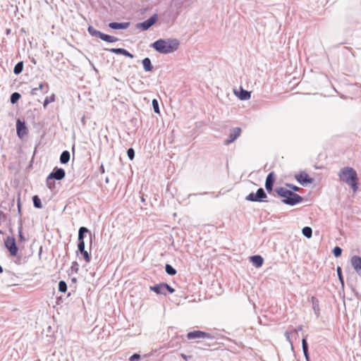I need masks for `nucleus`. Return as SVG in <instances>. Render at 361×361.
Wrapping results in <instances>:
<instances>
[{
    "label": "nucleus",
    "instance_id": "nucleus-34",
    "mask_svg": "<svg viewBox=\"0 0 361 361\" xmlns=\"http://www.w3.org/2000/svg\"><path fill=\"white\" fill-rule=\"evenodd\" d=\"M165 271L170 276H174L176 274V270L171 264H166L165 265Z\"/></svg>",
    "mask_w": 361,
    "mask_h": 361
},
{
    "label": "nucleus",
    "instance_id": "nucleus-50",
    "mask_svg": "<svg viewBox=\"0 0 361 361\" xmlns=\"http://www.w3.org/2000/svg\"><path fill=\"white\" fill-rule=\"evenodd\" d=\"M345 49L348 50V51H350V53H353V49L351 47H344Z\"/></svg>",
    "mask_w": 361,
    "mask_h": 361
},
{
    "label": "nucleus",
    "instance_id": "nucleus-22",
    "mask_svg": "<svg viewBox=\"0 0 361 361\" xmlns=\"http://www.w3.org/2000/svg\"><path fill=\"white\" fill-rule=\"evenodd\" d=\"M250 262L257 268L261 267L264 262V259L261 255H253L250 257Z\"/></svg>",
    "mask_w": 361,
    "mask_h": 361
},
{
    "label": "nucleus",
    "instance_id": "nucleus-58",
    "mask_svg": "<svg viewBox=\"0 0 361 361\" xmlns=\"http://www.w3.org/2000/svg\"><path fill=\"white\" fill-rule=\"evenodd\" d=\"M142 202H145V199H144V197H142Z\"/></svg>",
    "mask_w": 361,
    "mask_h": 361
},
{
    "label": "nucleus",
    "instance_id": "nucleus-24",
    "mask_svg": "<svg viewBox=\"0 0 361 361\" xmlns=\"http://www.w3.org/2000/svg\"><path fill=\"white\" fill-rule=\"evenodd\" d=\"M81 255L86 263H90L92 259L91 254L89 253L85 249L77 251V255Z\"/></svg>",
    "mask_w": 361,
    "mask_h": 361
},
{
    "label": "nucleus",
    "instance_id": "nucleus-36",
    "mask_svg": "<svg viewBox=\"0 0 361 361\" xmlns=\"http://www.w3.org/2000/svg\"><path fill=\"white\" fill-rule=\"evenodd\" d=\"M55 180H54V179H49V177L47 176L46 183H47V186L49 190H54L55 189V188H56Z\"/></svg>",
    "mask_w": 361,
    "mask_h": 361
},
{
    "label": "nucleus",
    "instance_id": "nucleus-8",
    "mask_svg": "<svg viewBox=\"0 0 361 361\" xmlns=\"http://www.w3.org/2000/svg\"><path fill=\"white\" fill-rule=\"evenodd\" d=\"M159 20V16L157 13L153 14L150 18L147 20L138 23L136 25V28L141 30L142 31H146L149 30L152 26L157 23Z\"/></svg>",
    "mask_w": 361,
    "mask_h": 361
},
{
    "label": "nucleus",
    "instance_id": "nucleus-42",
    "mask_svg": "<svg viewBox=\"0 0 361 361\" xmlns=\"http://www.w3.org/2000/svg\"><path fill=\"white\" fill-rule=\"evenodd\" d=\"M127 155L130 160H133L135 158V150L131 147L128 149Z\"/></svg>",
    "mask_w": 361,
    "mask_h": 361
},
{
    "label": "nucleus",
    "instance_id": "nucleus-20",
    "mask_svg": "<svg viewBox=\"0 0 361 361\" xmlns=\"http://www.w3.org/2000/svg\"><path fill=\"white\" fill-rule=\"evenodd\" d=\"M18 245L20 246L21 243L26 240V238L24 236L23 233V219H22V218H20L18 219Z\"/></svg>",
    "mask_w": 361,
    "mask_h": 361
},
{
    "label": "nucleus",
    "instance_id": "nucleus-57",
    "mask_svg": "<svg viewBox=\"0 0 361 361\" xmlns=\"http://www.w3.org/2000/svg\"><path fill=\"white\" fill-rule=\"evenodd\" d=\"M351 54L353 55V56L355 57V51L353 50V53H351Z\"/></svg>",
    "mask_w": 361,
    "mask_h": 361
},
{
    "label": "nucleus",
    "instance_id": "nucleus-37",
    "mask_svg": "<svg viewBox=\"0 0 361 361\" xmlns=\"http://www.w3.org/2000/svg\"><path fill=\"white\" fill-rule=\"evenodd\" d=\"M55 101V94H52L51 97H47L44 101L43 106L44 109L47 108V105L49 103L54 102Z\"/></svg>",
    "mask_w": 361,
    "mask_h": 361
},
{
    "label": "nucleus",
    "instance_id": "nucleus-13",
    "mask_svg": "<svg viewBox=\"0 0 361 361\" xmlns=\"http://www.w3.org/2000/svg\"><path fill=\"white\" fill-rule=\"evenodd\" d=\"M65 176L66 172L64 169L62 168L55 167L48 176L49 177V179L61 180L65 177Z\"/></svg>",
    "mask_w": 361,
    "mask_h": 361
},
{
    "label": "nucleus",
    "instance_id": "nucleus-5",
    "mask_svg": "<svg viewBox=\"0 0 361 361\" xmlns=\"http://www.w3.org/2000/svg\"><path fill=\"white\" fill-rule=\"evenodd\" d=\"M186 337L188 340H195L197 341H202V340H209V341H214V336L212 335L211 334L200 331V330H195L193 331L188 332L186 335Z\"/></svg>",
    "mask_w": 361,
    "mask_h": 361
},
{
    "label": "nucleus",
    "instance_id": "nucleus-38",
    "mask_svg": "<svg viewBox=\"0 0 361 361\" xmlns=\"http://www.w3.org/2000/svg\"><path fill=\"white\" fill-rule=\"evenodd\" d=\"M58 287L59 290L61 293H66L67 290V284L64 281H60Z\"/></svg>",
    "mask_w": 361,
    "mask_h": 361
},
{
    "label": "nucleus",
    "instance_id": "nucleus-49",
    "mask_svg": "<svg viewBox=\"0 0 361 361\" xmlns=\"http://www.w3.org/2000/svg\"><path fill=\"white\" fill-rule=\"evenodd\" d=\"M180 356H181V357H183L185 361H188V359L191 358V357H192V356H190V355H185V354H183V353H182V354L180 355Z\"/></svg>",
    "mask_w": 361,
    "mask_h": 361
},
{
    "label": "nucleus",
    "instance_id": "nucleus-3",
    "mask_svg": "<svg viewBox=\"0 0 361 361\" xmlns=\"http://www.w3.org/2000/svg\"><path fill=\"white\" fill-rule=\"evenodd\" d=\"M274 192L279 197H283L281 202L286 204L293 206L302 202L303 200V198L300 195L283 187L276 188Z\"/></svg>",
    "mask_w": 361,
    "mask_h": 361
},
{
    "label": "nucleus",
    "instance_id": "nucleus-52",
    "mask_svg": "<svg viewBox=\"0 0 361 361\" xmlns=\"http://www.w3.org/2000/svg\"><path fill=\"white\" fill-rule=\"evenodd\" d=\"M56 300H57V304H59L60 303V300H61V297H58L56 298Z\"/></svg>",
    "mask_w": 361,
    "mask_h": 361
},
{
    "label": "nucleus",
    "instance_id": "nucleus-41",
    "mask_svg": "<svg viewBox=\"0 0 361 361\" xmlns=\"http://www.w3.org/2000/svg\"><path fill=\"white\" fill-rule=\"evenodd\" d=\"M17 206H18V214L19 216V219L22 218V212H21V202H20V195L18 194L17 198Z\"/></svg>",
    "mask_w": 361,
    "mask_h": 361
},
{
    "label": "nucleus",
    "instance_id": "nucleus-26",
    "mask_svg": "<svg viewBox=\"0 0 361 361\" xmlns=\"http://www.w3.org/2000/svg\"><path fill=\"white\" fill-rule=\"evenodd\" d=\"M286 339L289 341V343L292 345V340L293 338H296L298 335V331L297 329H293L290 331H286Z\"/></svg>",
    "mask_w": 361,
    "mask_h": 361
},
{
    "label": "nucleus",
    "instance_id": "nucleus-7",
    "mask_svg": "<svg viewBox=\"0 0 361 361\" xmlns=\"http://www.w3.org/2000/svg\"><path fill=\"white\" fill-rule=\"evenodd\" d=\"M267 197V195L262 188H259L257 192H250L247 196H246L245 200L250 202H267L265 199Z\"/></svg>",
    "mask_w": 361,
    "mask_h": 361
},
{
    "label": "nucleus",
    "instance_id": "nucleus-19",
    "mask_svg": "<svg viewBox=\"0 0 361 361\" xmlns=\"http://www.w3.org/2000/svg\"><path fill=\"white\" fill-rule=\"evenodd\" d=\"M130 25V23L124 22V23H117L112 22L109 23L108 26L113 30H125L127 29Z\"/></svg>",
    "mask_w": 361,
    "mask_h": 361
},
{
    "label": "nucleus",
    "instance_id": "nucleus-43",
    "mask_svg": "<svg viewBox=\"0 0 361 361\" xmlns=\"http://www.w3.org/2000/svg\"><path fill=\"white\" fill-rule=\"evenodd\" d=\"M336 272H337V274H338L340 281L343 283V276L342 274V269L341 267H337Z\"/></svg>",
    "mask_w": 361,
    "mask_h": 361
},
{
    "label": "nucleus",
    "instance_id": "nucleus-40",
    "mask_svg": "<svg viewBox=\"0 0 361 361\" xmlns=\"http://www.w3.org/2000/svg\"><path fill=\"white\" fill-rule=\"evenodd\" d=\"M342 249L338 247V246H336L334 249H333V254L336 257H339L341 255H342Z\"/></svg>",
    "mask_w": 361,
    "mask_h": 361
},
{
    "label": "nucleus",
    "instance_id": "nucleus-16",
    "mask_svg": "<svg viewBox=\"0 0 361 361\" xmlns=\"http://www.w3.org/2000/svg\"><path fill=\"white\" fill-rule=\"evenodd\" d=\"M111 53L116 54H121L123 55L126 57H128L130 59H133L134 55L130 53L128 50L123 49V48H112L110 49H107Z\"/></svg>",
    "mask_w": 361,
    "mask_h": 361
},
{
    "label": "nucleus",
    "instance_id": "nucleus-54",
    "mask_svg": "<svg viewBox=\"0 0 361 361\" xmlns=\"http://www.w3.org/2000/svg\"><path fill=\"white\" fill-rule=\"evenodd\" d=\"M10 32H11V30L10 29H6V35L10 34Z\"/></svg>",
    "mask_w": 361,
    "mask_h": 361
},
{
    "label": "nucleus",
    "instance_id": "nucleus-12",
    "mask_svg": "<svg viewBox=\"0 0 361 361\" xmlns=\"http://www.w3.org/2000/svg\"><path fill=\"white\" fill-rule=\"evenodd\" d=\"M295 179L302 185H307V184L312 183L314 179L310 178L305 172H300L299 174L295 175Z\"/></svg>",
    "mask_w": 361,
    "mask_h": 361
},
{
    "label": "nucleus",
    "instance_id": "nucleus-2",
    "mask_svg": "<svg viewBox=\"0 0 361 361\" xmlns=\"http://www.w3.org/2000/svg\"><path fill=\"white\" fill-rule=\"evenodd\" d=\"M338 176L341 180L349 185L354 192L358 190L359 178L353 168L348 166L342 168Z\"/></svg>",
    "mask_w": 361,
    "mask_h": 361
},
{
    "label": "nucleus",
    "instance_id": "nucleus-46",
    "mask_svg": "<svg viewBox=\"0 0 361 361\" xmlns=\"http://www.w3.org/2000/svg\"><path fill=\"white\" fill-rule=\"evenodd\" d=\"M140 355L137 354V353H135L133 354L130 358H129V360L130 361H138L140 360Z\"/></svg>",
    "mask_w": 361,
    "mask_h": 361
},
{
    "label": "nucleus",
    "instance_id": "nucleus-29",
    "mask_svg": "<svg viewBox=\"0 0 361 361\" xmlns=\"http://www.w3.org/2000/svg\"><path fill=\"white\" fill-rule=\"evenodd\" d=\"M276 180V175L274 172H270L266 178L265 184L274 185Z\"/></svg>",
    "mask_w": 361,
    "mask_h": 361
},
{
    "label": "nucleus",
    "instance_id": "nucleus-51",
    "mask_svg": "<svg viewBox=\"0 0 361 361\" xmlns=\"http://www.w3.org/2000/svg\"><path fill=\"white\" fill-rule=\"evenodd\" d=\"M99 171L102 173H104V167L103 166V165H102L100 167H99Z\"/></svg>",
    "mask_w": 361,
    "mask_h": 361
},
{
    "label": "nucleus",
    "instance_id": "nucleus-27",
    "mask_svg": "<svg viewBox=\"0 0 361 361\" xmlns=\"http://www.w3.org/2000/svg\"><path fill=\"white\" fill-rule=\"evenodd\" d=\"M70 152L67 150L62 152L60 156V162L63 164H67L70 160Z\"/></svg>",
    "mask_w": 361,
    "mask_h": 361
},
{
    "label": "nucleus",
    "instance_id": "nucleus-4",
    "mask_svg": "<svg viewBox=\"0 0 361 361\" xmlns=\"http://www.w3.org/2000/svg\"><path fill=\"white\" fill-rule=\"evenodd\" d=\"M87 31L91 36L100 38L102 40L109 43H114L118 41L117 37L104 34L99 30H97L91 25L87 27Z\"/></svg>",
    "mask_w": 361,
    "mask_h": 361
},
{
    "label": "nucleus",
    "instance_id": "nucleus-30",
    "mask_svg": "<svg viewBox=\"0 0 361 361\" xmlns=\"http://www.w3.org/2000/svg\"><path fill=\"white\" fill-rule=\"evenodd\" d=\"M23 66H24L23 61H19L18 63H17L13 68L14 74H16V75L20 74L23 72Z\"/></svg>",
    "mask_w": 361,
    "mask_h": 361
},
{
    "label": "nucleus",
    "instance_id": "nucleus-15",
    "mask_svg": "<svg viewBox=\"0 0 361 361\" xmlns=\"http://www.w3.org/2000/svg\"><path fill=\"white\" fill-rule=\"evenodd\" d=\"M49 90V84L47 82H41L39 87L32 88L30 91L31 95H37L38 92L41 91L43 94L48 92Z\"/></svg>",
    "mask_w": 361,
    "mask_h": 361
},
{
    "label": "nucleus",
    "instance_id": "nucleus-25",
    "mask_svg": "<svg viewBox=\"0 0 361 361\" xmlns=\"http://www.w3.org/2000/svg\"><path fill=\"white\" fill-rule=\"evenodd\" d=\"M11 257H16V259L14 260V262L18 265L24 264L27 261V257H23L21 253H19V251L18 252L17 256H11Z\"/></svg>",
    "mask_w": 361,
    "mask_h": 361
},
{
    "label": "nucleus",
    "instance_id": "nucleus-17",
    "mask_svg": "<svg viewBox=\"0 0 361 361\" xmlns=\"http://www.w3.org/2000/svg\"><path fill=\"white\" fill-rule=\"evenodd\" d=\"M234 93L240 100H247L251 97V92L242 87H240L238 91L235 90Z\"/></svg>",
    "mask_w": 361,
    "mask_h": 361
},
{
    "label": "nucleus",
    "instance_id": "nucleus-56",
    "mask_svg": "<svg viewBox=\"0 0 361 361\" xmlns=\"http://www.w3.org/2000/svg\"><path fill=\"white\" fill-rule=\"evenodd\" d=\"M32 62L34 64H36V61L35 60V59H32Z\"/></svg>",
    "mask_w": 361,
    "mask_h": 361
},
{
    "label": "nucleus",
    "instance_id": "nucleus-31",
    "mask_svg": "<svg viewBox=\"0 0 361 361\" xmlns=\"http://www.w3.org/2000/svg\"><path fill=\"white\" fill-rule=\"evenodd\" d=\"M312 307L314 309V311L316 314L319 315V300L317 299L316 297L312 296Z\"/></svg>",
    "mask_w": 361,
    "mask_h": 361
},
{
    "label": "nucleus",
    "instance_id": "nucleus-23",
    "mask_svg": "<svg viewBox=\"0 0 361 361\" xmlns=\"http://www.w3.org/2000/svg\"><path fill=\"white\" fill-rule=\"evenodd\" d=\"M142 63L143 68L145 71L151 72L153 71L154 67L152 64V62H151V60L149 58H148V57L145 58L142 60Z\"/></svg>",
    "mask_w": 361,
    "mask_h": 361
},
{
    "label": "nucleus",
    "instance_id": "nucleus-28",
    "mask_svg": "<svg viewBox=\"0 0 361 361\" xmlns=\"http://www.w3.org/2000/svg\"><path fill=\"white\" fill-rule=\"evenodd\" d=\"M302 350L304 353V355L307 360L309 361V352H308V344L306 340V338H303L302 340Z\"/></svg>",
    "mask_w": 361,
    "mask_h": 361
},
{
    "label": "nucleus",
    "instance_id": "nucleus-14",
    "mask_svg": "<svg viewBox=\"0 0 361 361\" xmlns=\"http://www.w3.org/2000/svg\"><path fill=\"white\" fill-rule=\"evenodd\" d=\"M350 263L355 272L361 277V257L353 256L350 259Z\"/></svg>",
    "mask_w": 361,
    "mask_h": 361
},
{
    "label": "nucleus",
    "instance_id": "nucleus-18",
    "mask_svg": "<svg viewBox=\"0 0 361 361\" xmlns=\"http://www.w3.org/2000/svg\"><path fill=\"white\" fill-rule=\"evenodd\" d=\"M90 234V245H92V234L89 229L85 226H81L78 230V240H85V238L86 237L87 234Z\"/></svg>",
    "mask_w": 361,
    "mask_h": 361
},
{
    "label": "nucleus",
    "instance_id": "nucleus-32",
    "mask_svg": "<svg viewBox=\"0 0 361 361\" xmlns=\"http://www.w3.org/2000/svg\"><path fill=\"white\" fill-rule=\"evenodd\" d=\"M21 98V95L20 93L15 92L11 94L10 102L12 104H16L18 100Z\"/></svg>",
    "mask_w": 361,
    "mask_h": 361
},
{
    "label": "nucleus",
    "instance_id": "nucleus-44",
    "mask_svg": "<svg viewBox=\"0 0 361 361\" xmlns=\"http://www.w3.org/2000/svg\"><path fill=\"white\" fill-rule=\"evenodd\" d=\"M287 187H288L289 188H290L293 192L295 191V192H298L300 188L295 185H293V184H290V183H287L286 184Z\"/></svg>",
    "mask_w": 361,
    "mask_h": 361
},
{
    "label": "nucleus",
    "instance_id": "nucleus-55",
    "mask_svg": "<svg viewBox=\"0 0 361 361\" xmlns=\"http://www.w3.org/2000/svg\"><path fill=\"white\" fill-rule=\"evenodd\" d=\"M72 151H73V154H74V152H75V146L74 145L72 147Z\"/></svg>",
    "mask_w": 361,
    "mask_h": 361
},
{
    "label": "nucleus",
    "instance_id": "nucleus-6",
    "mask_svg": "<svg viewBox=\"0 0 361 361\" xmlns=\"http://www.w3.org/2000/svg\"><path fill=\"white\" fill-rule=\"evenodd\" d=\"M4 245L10 256L18 255L19 247L17 245L16 238L13 236H7L4 240Z\"/></svg>",
    "mask_w": 361,
    "mask_h": 361
},
{
    "label": "nucleus",
    "instance_id": "nucleus-1",
    "mask_svg": "<svg viewBox=\"0 0 361 361\" xmlns=\"http://www.w3.org/2000/svg\"><path fill=\"white\" fill-rule=\"evenodd\" d=\"M180 41L176 38L159 39L150 44V47L162 54H168L177 51Z\"/></svg>",
    "mask_w": 361,
    "mask_h": 361
},
{
    "label": "nucleus",
    "instance_id": "nucleus-35",
    "mask_svg": "<svg viewBox=\"0 0 361 361\" xmlns=\"http://www.w3.org/2000/svg\"><path fill=\"white\" fill-rule=\"evenodd\" d=\"M302 233L305 237L310 238L312 235V229L309 226H305L302 228Z\"/></svg>",
    "mask_w": 361,
    "mask_h": 361
},
{
    "label": "nucleus",
    "instance_id": "nucleus-48",
    "mask_svg": "<svg viewBox=\"0 0 361 361\" xmlns=\"http://www.w3.org/2000/svg\"><path fill=\"white\" fill-rule=\"evenodd\" d=\"M71 269L77 271L78 270V264L76 262H73Z\"/></svg>",
    "mask_w": 361,
    "mask_h": 361
},
{
    "label": "nucleus",
    "instance_id": "nucleus-9",
    "mask_svg": "<svg viewBox=\"0 0 361 361\" xmlns=\"http://www.w3.org/2000/svg\"><path fill=\"white\" fill-rule=\"evenodd\" d=\"M149 290L155 293H166V292L172 293L174 292V289L166 283L151 286H149Z\"/></svg>",
    "mask_w": 361,
    "mask_h": 361
},
{
    "label": "nucleus",
    "instance_id": "nucleus-11",
    "mask_svg": "<svg viewBox=\"0 0 361 361\" xmlns=\"http://www.w3.org/2000/svg\"><path fill=\"white\" fill-rule=\"evenodd\" d=\"M242 130L239 127H235L230 130V133L228 135L227 139L224 142L225 145H228L236 140L241 134Z\"/></svg>",
    "mask_w": 361,
    "mask_h": 361
},
{
    "label": "nucleus",
    "instance_id": "nucleus-33",
    "mask_svg": "<svg viewBox=\"0 0 361 361\" xmlns=\"http://www.w3.org/2000/svg\"><path fill=\"white\" fill-rule=\"evenodd\" d=\"M32 202L35 208L41 209L42 207L41 200L38 195H34L32 197Z\"/></svg>",
    "mask_w": 361,
    "mask_h": 361
},
{
    "label": "nucleus",
    "instance_id": "nucleus-53",
    "mask_svg": "<svg viewBox=\"0 0 361 361\" xmlns=\"http://www.w3.org/2000/svg\"><path fill=\"white\" fill-rule=\"evenodd\" d=\"M81 121L82 122L83 125L85 124V116L82 118Z\"/></svg>",
    "mask_w": 361,
    "mask_h": 361
},
{
    "label": "nucleus",
    "instance_id": "nucleus-39",
    "mask_svg": "<svg viewBox=\"0 0 361 361\" xmlns=\"http://www.w3.org/2000/svg\"><path fill=\"white\" fill-rule=\"evenodd\" d=\"M152 107H153V109H154V111L156 113V114H160V110H159V102L157 101V99H154L152 100Z\"/></svg>",
    "mask_w": 361,
    "mask_h": 361
},
{
    "label": "nucleus",
    "instance_id": "nucleus-47",
    "mask_svg": "<svg viewBox=\"0 0 361 361\" xmlns=\"http://www.w3.org/2000/svg\"><path fill=\"white\" fill-rule=\"evenodd\" d=\"M265 188L269 194H272V192L274 191V185L265 184Z\"/></svg>",
    "mask_w": 361,
    "mask_h": 361
},
{
    "label": "nucleus",
    "instance_id": "nucleus-59",
    "mask_svg": "<svg viewBox=\"0 0 361 361\" xmlns=\"http://www.w3.org/2000/svg\"><path fill=\"white\" fill-rule=\"evenodd\" d=\"M2 233H3V232L0 230V234H2Z\"/></svg>",
    "mask_w": 361,
    "mask_h": 361
},
{
    "label": "nucleus",
    "instance_id": "nucleus-10",
    "mask_svg": "<svg viewBox=\"0 0 361 361\" xmlns=\"http://www.w3.org/2000/svg\"><path fill=\"white\" fill-rule=\"evenodd\" d=\"M16 133L20 139H23L28 134V128L25 122L19 118L16 121Z\"/></svg>",
    "mask_w": 361,
    "mask_h": 361
},
{
    "label": "nucleus",
    "instance_id": "nucleus-21",
    "mask_svg": "<svg viewBox=\"0 0 361 361\" xmlns=\"http://www.w3.org/2000/svg\"><path fill=\"white\" fill-rule=\"evenodd\" d=\"M196 342L197 344L200 345L199 346H197V348L199 349L204 350H212V348L213 347L216 345V343L215 341H214L212 343H207V342L204 341V340H202V341H197Z\"/></svg>",
    "mask_w": 361,
    "mask_h": 361
},
{
    "label": "nucleus",
    "instance_id": "nucleus-45",
    "mask_svg": "<svg viewBox=\"0 0 361 361\" xmlns=\"http://www.w3.org/2000/svg\"><path fill=\"white\" fill-rule=\"evenodd\" d=\"M78 250L85 249V240H78Z\"/></svg>",
    "mask_w": 361,
    "mask_h": 361
}]
</instances>
